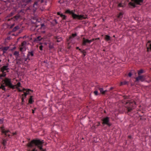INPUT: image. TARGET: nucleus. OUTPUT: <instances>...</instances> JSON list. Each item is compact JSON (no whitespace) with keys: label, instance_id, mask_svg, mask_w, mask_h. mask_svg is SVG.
I'll return each mask as SVG.
<instances>
[{"label":"nucleus","instance_id":"f257e3e1","mask_svg":"<svg viewBox=\"0 0 151 151\" xmlns=\"http://www.w3.org/2000/svg\"><path fill=\"white\" fill-rule=\"evenodd\" d=\"M44 143L43 140H41L38 138L34 139L31 141L27 143V146L30 148L37 147L40 151H47L46 149H43V145Z\"/></svg>","mask_w":151,"mask_h":151},{"label":"nucleus","instance_id":"f03ea898","mask_svg":"<svg viewBox=\"0 0 151 151\" xmlns=\"http://www.w3.org/2000/svg\"><path fill=\"white\" fill-rule=\"evenodd\" d=\"M75 9L71 10L69 9H66L64 13L70 15L73 19L77 22L88 18L87 15L86 14L84 15L83 14H77L75 13Z\"/></svg>","mask_w":151,"mask_h":151},{"label":"nucleus","instance_id":"7ed1b4c3","mask_svg":"<svg viewBox=\"0 0 151 151\" xmlns=\"http://www.w3.org/2000/svg\"><path fill=\"white\" fill-rule=\"evenodd\" d=\"M131 1L129 2V0H127V2H129L128 5L129 8L131 9H133L137 7L136 5H141V3L143 2V0H131Z\"/></svg>","mask_w":151,"mask_h":151},{"label":"nucleus","instance_id":"20e7f679","mask_svg":"<svg viewBox=\"0 0 151 151\" xmlns=\"http://www.w3.org/2000/svg\"><path fill=\"white\" fill-rule=\"evenodd\" d=\"M1 83H6L5 86H7L8 88L13 89L16 88L15 85L13 84L11 78L7 77L5 78V79L1 81Z\"/></svg>","mask_w":151,"mask_h":151},{"label":"nucleus","instance_id":"39448f33","mask_svg":"<svg viewBox=\"0 0 151 151\" xmlns=\"http://www.w3.org/2000/svg\"><path fill=\"white\" fill-rule=\"evenodd\" d=\"M101 121L103 126L106 125L108 127H110L112 125V124L110 122L109 118L108 116H106L103 118L101 119Z\"/></svg>","mask_w":151,"mask_h":151},{"label":"nucleus","instance_id":"423d86ee","mask_svg":"<svg viewBox=\"0 0 151 151\" xmlns=\"http://www.w3.org/2000/svg\"><path fill=\"white\" fill-rule=\"evenodd\" d=\"M135 79V80L134 81V83H139V81L142 82L144 81H146L148 83H150L151 81V80H149L148 81H145L146 78L145 76L144 75H138L137 77L134 78Z\"/></svg>","mask_w":151,"mask_h":151},{"label":"nucleus","instance_id":"0eeeda50","mask_svg":"<svg viewBox=\"0 0 151 151\" xmlns=\"http://www.w3.org/2000/svg\"><path fill=\"white\" fill-rule=\"evenodd\" d=\"M19 92H22L24 93V94L27 96L28 95H31V93L33 92V90L29 88H23L22 89L19 88Z\"/></svg>","mask_w":151,"mask_h":151},{"label":"nucleus","instance_id":"6e6552de","mask_svg":"<svg viewBox=\"0 0 151 151\" xmlns=\"http://www.w3.org/2000/svg\"><path fill=\"white\" fill-rule=\"evenodd\" d=\"M127 106L134 108L135 107L136 103L134 101H132L131 100H128L125 104Z\"/></svg>","mask_w":151,"mask_h":151},{"label":"nucleus","instance_id":"1a4fd4ad","mask_svg":"<svg viewBox=\"0 0 151 151\" xmlns=\"http://www.w3.org/2000/svg\"><path fill=\"white\" fill-rule=\"evenodd\" d=\"M27 42L26 41H24L21 43V45H19V50L22 52H23L24 51L23 49L24 48L25 50L26 49L25 47L26 44Z\"/></svg>","mask_w":151,"mask_h":151},{"label":"nucleus","instance_id":"9d476101","mask_svg":"<svg viewBox=\"0 0 151 151\" xmlns=\"http://www.w3.org/2000/svg\"><path fill=\"white\" fill-rule=\"evenodd\" d=\"M0 89H2L3 91H8L9 90V88H7L6 89L5 88L6 87H7V86H6V83H1V81L0 82Z\"/></svg>","mask_w":151,"mask_h":151},{"label":"nucleus","instance_id":"9b49d317","mask_svg":"<svg viewBox=\"0 0 151 151\" xmlns=\"http://www.w3.org/2000/svg\"><path fill=\"white\" fill-rule=\"evenodd\" d=\"M87 43H90L89 40L88 39H86L84 37L83 38V40L82 43V46H86Z\"/></svg>","mask_w":151,"mask_h":151},{"label":"nucleus","instance_id":"f8f14e48","mask_svg":"<svg viewBox=\"0 0 151 151\" xmlns=\"http://www.w3.org/2000/svg\"><path fill=\"white\" fill-rule=\"evenodd\" d=\"M1 74H0V81L2 80L3 81L5 79L6 75V72H2Z\"/></svg>","mask_w":151,"mask_h":151},{"label":"nucleus","instance_id":"ddd939ff","mask_svg":"<svg viewBox=\"0 0 151 151\" xmlns=\"http://www.w3.org/2000/svg\"><path fill=\"white\" fill-rule=\"evenodd\" d=\"M33 97V96L31 95L29 96V97L28 99V104H32L34 102Z\"/></svg>","mask_w":151,"mask_h":151},{"label":"nucleus","instance_id":"4468645a","mask_svg":"<svg viewBox=\"0 0 151 151\" xmlns=\"http://www.w3.org/2000/svg\"><path fill=\"white\" fill-rule=\"evenodd\" d=\"M50 25L51 27H54L58 23V22L57 21V20L55 19H54L53 20L52 22H50Z\"/></svg>","mask_w":151,"mask_h":151},{"label":"nucleus","instance_id":"2eb2a0df","mask_svg":"<svg viewBox=\"0 0 151 151\" xmlns=\"http://www.w3.org/2000/svg\"><path fill=\"white\" fill-rule=\"evenodd\" d=\"M42 40V38L41 37V36H39L37 37L36 38H35L33 42H36L40 41Z\"/></svg>","mask_w":151,"mask_h":151},{"label":"nucleus","instance_id":"dca6fc26","mask_svg":"<svg viewBox=\"0 0 151 151\" xmlns=\"http://www.w3.org/2000/svg\"><path fill=\"white\" fill-rule=\"evenodd\" d=\"M9 69V68H7L4 65L0 68V71L2 72H4L5 70H7Z\"/></svg>","mask_w":151,"mask_h":151},{"label":"nucleus","instance_id":"f3484780","mask_svg":"<svg viewBox=\"0 0 151 151\" xmlns=\"http://www.w3.org/2000/svg\"><path fill=\"white\" fill-rule=\"evenodd\" d=\"M124 12H120L117 14V18L119 19H121L123 17V15L124 14Z\"/></svg>","mask_w":151,"mask_h":151},{"label":"nucleus","instance_id":"a211bd4d","mask_svg":"<svg viewBox=\"0 0 151 151\" xmlns=\"http://www.w3.org/2000/svg\"><path fill=\"white\" fill-rule=\"evenodd\" d=\"M48 41L49 42L48 44H49V50H50L54 48V43H51L50 40H49Z\"/></svg>","mask_w":151,"mask_h":151},{"label":"nucleus","instance_id":"6ab92c4d","mask_svg":"<svg viewBox=\"0 0 151 151\" xmlns=\"http://www.w3.org/2000/svg\"><path fill=\"white\" fill-rule=\"evenodd\" d=\"M19 57H16V59L15 60L16 61V63L17 64H18L19 65H20L21 64V63L19 62V61H21L22 62V61L21 58H18Z\"/></svg>","mask_w":151,"mask_h":151},{"label":"nucleus","instance_id":"aec40b11","mask_svg":"<svg viewBox=\"0 0 151 151\" xmlns=\"http://www.w3.org/2000/svg\"><path fill=\"white\" fill-rule=\"evenodd\" d=\"M133 73L136 74V73L135 72L134 70H132L130 71V72L128 73V76L129 77H131Z\"/></svg>","mask_w":151,"mask_h":151},{"label":"nucleus","instance_id":"412c9836","mask_svg":"<svg viewBox=\"0 0 151 151\" xmlns=\"http://www.w3.org/2000/svg\"><path fill=\"white\" fill-rule=\"evenodd\" d=\"M111 37L108 35H106L105 36L104 39L107 42L111 41Z\"/></svg>","mask_w":151,"mask_h":151},{"label":"nucleus","instance_id":"4be33fe9","mask_svg":"<svg viewBox=\"0 0 151 151\" xmlns=\"http://www.w3.org/2000/svg\"><path fill=\"white\" fill-rule=\"evenodd\" d=\"M125 107L126 108V109L127 111V112L128 113L131 112L134 109V108H132V107H128L127 106H125Z\"/></svg>","mask_w":151,"mask_h":151},{"label":"nucleus","instance_id":"5701e85b","mask_svg":"<svg viewBox=\"0 0 151 151\" xmlns=\"http://www.w3.org/2000/svg\"><path fill=\"white\" fill-rule=\"evenodd\" d=\"M16 88L18 90V91L19 92V87H21V83L19 82H18L17 84L15 85Z\"/></svg>","mask_w":151,"mask_h":151},{"label":"nucleus","instance_id":"b1692460","mask_svg":"<svg viewBox=\"0 0 151 151\" xmlns=\"http://www.w3.org/2000/svg\"><path fill=\"white\" fill-rule=\"evenodd\" d=\"M139 116L140 117V119L139 120H142L145 121L146 120V118H145V116H144V115H139Z\"/></svg>","mask_w":151,"mask_h":151},{"label":"nucleus","instance_id":"393cba45","mask_svg":"<svg viewBox=\"0 0 151 151\" xmlns=\"http://www.w3.org/2000/svg\"><path fill=\"white\" fill-rule=\"evenodd\" d=\"M69 69V67L68 66L67 67H64L62 68L63 71L65 73L68 72V70Z\"/></svg>","mask_w":151,"mask_h":151},{"label":"nucleus","instance_id":"a878e982","mask_svg":"<svg viewBox=\"0 0 151 151\" xmlns=\"http://www.w3.org/2000/svg\"><path fill=\"white\" fill-rule=\"evenodd\" d=\"M127 85L129 84V82L126 81H124L123 82H121L120 83V86H122L124 85Z\"/></svg>","mask_w":151,"mask_h":151},{"label":"nucleus","instance_id":"bb28decb","mask_svg":"<svg viewBox=\"0 0 151 151\" xmlns=\"http://www.w3.org/2000/svg\"><path fill=\"white\" fill-rule=\"evenodd\" d=\"M2 141L1 142V143L2 144L3 146H6L7 143V142H6V140L4 138H2Z\"/></svg>","mask_w":151,"mask_h":151},{"label":"nucleus","instance_id":"cd10ccee","mask_svg":"<svg viewBox=\"0 0 151 151\" xmlns=\"http://www.w3.org/2000/svg\"><path fill=\"white\" fill-rule=\"evenodd\" d=\"M19 29V26L18 25H17L13 28L12 30V32H14Z\"/></svg>","mask_w":151,"mask_h":151},{"label":"nucleus","instance_id":"c85d7f7f","mask_svg":"<svg viewBox=\"0 0 151 151\" xmlns=\"http://www.w3.org/2000/svg\"><path fill=\"white\" fill-rule=\"evenodd\" d=\"M144 71L143 69H141L138 71V75H141V74L144 73Z\"/></svg>","mask_w":151,"mask_h":151},{"label":"nucleus","instance_id":"c756f323","mask_svg":"<svg viewBox=\"0 0 151 151\" xmlns=\"http://www.w3.org/2000/svg\"><path fill=\"white\" fill-rule=\"evenodd\" d=\"M10 45H11L9 46H6L2 48V50H4L6 51L8 50H9Z\"/></svg>","mask_w":151,"mask_h":151},{"label":"nucleus","instance_id":"7c9ffc66","mask_svg":"<svg viewBox=\"0 0 151 151\" xmlns=\"http://www.w3.org/2000/svg\"><path fill=\"white\" fill-rule=\"evenodd\" d=\"M117 7H125V4H123L122 3H120L118 4Z\"/></svg>","mask_w":151,"mask_h":151},{"label":"nucleus","instance_id":"2f4dec72","mask_svg":"<svg viewBox=\"0 0 151 151\" xmlns=\"http://www.w3.org/2000/svg\"><path fill=\"white\" fill-rule=\"evenodd\" d=\"M14 55L15 56H17L16 57H20V56H19V51H15L14 52Z\"/></svg>","mask_w":151,"mask_h":151},{"label":"nucleus","instance_id":"473e14b6","mask_svg":"<svg viewBox=\"0 0 151 151\" xmlns=\"http://www.w3.org/2000/svg\"><path fill=\"white\" fill-rule=\"evenodd\" d=\"M29 54V56L30 55L32 57L34 56V51L33 50H32L30 52H28V54Z\"/></svg>","mask_w":151,"mask_h":151},{"label":"nucleus","instance_id":"72a5a7b5","mask_svg":"<svg viewBox=\"0 0 151 151\" xmlns=\"http://www.w3.org/2000/svg\"><path fill=\"white\" fill-rule=\"evenodd\" d=\"M99 89L100 90V93L102 95H104V90H103V88H101L98 87Z\"/></svg>","mask_w":151,"mask_h":151},{"label":"nucleus","instance_id":"f704fd0d","mask_svg":"<svg viewBox=\"0 0 151 151\" xmlns=\"http://www.w3.org/2000/svg\"><path fill=\"white\" fill-rule=\"evenodd\" d=\"M21 17V15L19 14H18V15H16L14 16L13 18L15 19L16 20H17L19 18Z\"/></svg>","mask_w":151,"mask_h":151},{"label":"nucleus","instance_id":"c9c22d12","mask_svg":"<svg viewBox=\"0 0 151 151\" xmlns=\"http://www.w3.org/2000/svg\"><path fill=\"white\" fill-rule=\"evenodd\" d=\"M7 133H6L5 131H3V132H1V135H4L3 137H6L7 135Z\"/></svg>","mask_w":151,"mask_h":151},{"label":"nucleus","instance_id":"e433bc0d","mask_svg":"<svg viewBox=\"0 0 151 151\" xmlns=\"http://www.w3.org/2000/svg\"><path fill=\"white\" fill-rule=\"evenodd\" d=\"M82 120L83 124H85L88 121V119L87 118H84L82 119Z\"/></svg>","mask_w":151,"mask_h":151},{"label":"nucleus","instance_id":"4c0bfd02","mask_svg":"<svg viewBox=\"0 0 151 151\" xmlns=\"http://www.w3.org/2000/svg\"><path fill=\"white\" fill-rule=\"evenodd\" d=\"M60 17L62 18L63 20H66L67 18V16L63 14L61 15Z\"/></svg>","mask_w":151,"mask_h":151},{"label":"nucleus","instance_id":"58836bf2","mask_svg":"<svg viewBox=\"0 0 151 151\" xmlns=\"http://www.w3.org/2000/svg\"><path fill=\"white\" fill-rule=\"evenodd\" d=\"M130 95H128V96L126 95H124L123 96V97L124 98V99H130Z\"/></svg>","mask_w":151,"mask_h":151},{"label":"nucleus","instance_id":"ea45409f","mask_svg":"<svg viewBox=\"0 0 151 151\" xmlns=\"http://www.w3.org/2000/svg\"><path fill=\"white\" fill-rule=\"evenodd\" d=\"M14 14V12H12L10 13L7 15L6 17H9L12 16Z\"/></svg>","mask_w":151,"mask_h":151},{"label":"nucleus","instance_id":"a19ab883","mask_svg":"<svg viewBox=\"0 0 151 151\" xmlns=\"http://www.w3.org/2000/svg\"><path fill=\"white\" fill-rule=\"evenodd\" d=\"M70 36L72 37V38H74L77 36V33L76 32H75L74 33H72L71 35H70Z\"/></svg>","mask_w":151,"mask_h":151},{"label":"nucleus","instance_id":"79ce46f5","mask_svg":"<svg viewBox=\"0 0 151 151\" xmlns=\"http://www.w3.org/2000/svg\"><path fill=\"white\" fill-rule=\"evenodd\" d=\"M0 129L1 130V132L5 131V129H4V125H3L2 126L0 127Z\"/></svg>","mask_w":151,"mask_h":151},{"label":"nucleus","instance_id":"37998d69","mask_svg":"<svg viewBox=\"0 0 151 151\" xmlns=\"http://www.w3.org/2000/svg\"><path fill=\"white\" fill-rule=\"evenodd\" d=\"M72 39V37L70 35L68 38L66 39V41L67 42H68L70 40L71 41Z\"/></svg>","mask_w":151,"mask_h":151},{"label":"nucleus","instance_id":"c03bdc74","mask_svg":"<svg viewBox=\"0 0 151 151\" xmlns=\"http://www.w3.org/2000/svg\"><path fill=\"white\" fill-rule=\"evenodd\" d=\"M22 102L21 103V105H22L24 104V102H25L24 98H21Z\"/></svg>","mask_w":151,"mask_h":151},{"label":"nucleus","instance_id":"a18cd8bd","mask_svg":"<svg viewBox=\"0 0 151 151\" xmlns=\"http://www.w3.org/2000/svg\"><path fill=\"white\" fill-rule=\"evenodd\" d=\"M38 150L36 149L35 147H34L32 150L30 149H29L27 150V151H37Z\"/></svg>","mask_w":151,"mask_h":151},{"label":"nucleus","instance_id":"49530a36","mask_svg":"<svg viewBox=\"0 0 151 151\" xmlns=\"http://www.w3.org/2000/svg\"><path fill=\"white\" fill-rule=\"evenodd\" d=\"M62 40V38L61 37H59V39L57 40L56 42H60Z\"/></svg>","mask_w":151,"mask_h":151},{"label":"nucleus","instance_id":"de8ad7c7","mask_svg":"<svg viewBox=\"0 0 151 151\" xmlns=\"http://www.w3.org/2000/svg\"><path fill=\"white\" fill-rule=\"evenodd\" d=\"M71 42H68L67 43L68 45H67V48L68 49H70L71 47V46L70 45V43Z\"/></svg>","mask_w":151,"mask_h":151},{"label":"nucleus","instance_id":"09e8293b","mask_svg":"<svg viewBox=\"0 0 151 151\" xmlns=\"http://www.w3.org/2000/svg\"><path fill=\"white\" fill-rule=\"evenodd\" d=\"M93 93L96 96H97L99 95L98 91L97 90H96L94 91L93 92Z\"/></svg>","mask_w":151,"mask_h":151},{"label":"nucleus","instance_id":"8fccbe9b","mask_svg":"<svg viewBox=\"0 0 151 151\" xmlns=\"http://www.w3.org/2000/svg\"><path fill=\"white\" fill-rule=\"evenodd\" d=\"M16 46H14L11 49H9V51H13L16 49Z\"/></svg>","mask_w":151,"mask_h":151},{"label":"nucleus","instance_id":"3c124183","mask_svg":"<svg viewBox=\"0 0 151 151\" xmlns=\"http://www.w3.org/2000/svg\"><path fill=\"white\" fill-rule=\"evenodd\" d=\"M2 51H3V53L2 54V55L5 57H6L5 54H6V53H7V52L4 50Z\"/></svg>","mask_w":151,"mask_h":151},{"label":"nucleus","instance_id":"603ef678","mask_svg":"<svg viewBox=\"0 0 151 151\" xmlns=\"http://www.w3.org/2000/svg\"><path fill=\"white\" fill-rule=\"evenodd\" d=\"M47 38V36H44L43 37H42V40L43 41H45V40Z\"/></svg>","mask_w":151,"mask_h":151},{"label":"nucleus","instance_id":"864d4df0","mask_svg":"<svg viewBox=\"0 0 151 151\" xmlns=\"http://www.w3.org/2000/svg\"><path fill=\"white\" fill-rule=\"evenodd\" d=\"M147 51L149 52L150 51V47L148 46V47H147Z\"/></svg>","mask_w":151,"mask_h":151},{"label":"nucleus","instance_id":"5fc2aeb1","mask_svg":"<svg viewBox=\"0 0 151 151\" xmlns=\"http://www.w3.org/2000/svg\"><path fill=\"white\" fill-rule=\"evenodd\" d=\"M41 27L40 28V29H42L43 27H45V25L44 23H42L41 24Z\"/></svg>","mask_w":151,"mask_h":151},{"label":"nucleus","instance_id":"6e6d98bb","mask_svg":"<svg viewBox=\"0 0 151 151\" xmlns=\"http://www.w3.org/2000/svg\"><path fill=\"white\" fill-rule=\"evenodd\" d=\"M4 119L0 118V124H2L3 123Z\"/></svg>","mask_w":151,"mask_h":151},{"label":"nucleus","instance_id":"4d7b16f0","mask_svg":"<svg viewBox=\"0 0 151 151\" xmlns=\"http://www.w3.org/2000/svg\"><path fill=\"white\" fill-rule=\"evenodd\" d=\"M43 46L42 45H40L39 47V49L41 50V51H42L43 50Z\"/></svg>","mask_w":151,"mask_h":151},{"label":"nucleus","instance_id":"13d9d810","mask_svg":"<svg viewBox=\"0 0 151 151\" xmlns=\"http://www.w3.org/2000/svg\"><path fill=\"white\" fill-rule=\"evenodd\" d=\"M40 0H38L37 1H35L34 3V5H37L38 4V2Z\"/></svg>","mask_w":151,"mask_h":151},{"label":"nucleus","instance_id":"bf43d9fd","mask_svg":"<svg viewBox=\"0 0 151 151\" xmlns=\"http://www.w3.org/2000/svg\"><path fill=\"white\" fill-rule=\"evenodd\" d=\"M15 23H14L13 24H12L11 26H10V27H9V29H12L14 27V26L15 25Z\"/></svg>","mask_w":151,"mask_h":151},{"label":"nucleus","instance_id":"052dcab7","mask_svg":"<svg viewBox=\"0 0 151 151\" xmlns=\"http://www.w3.org/2000/svg\"><path fill=\"white\" fill-rule=\"evenodd\" d=\"M5 132L6 133H9V132L10 133H11V132H10V131L9 130V129H8V130H5Z\"/></svg>","mask_w":151,"mask_h":151},{"label":"nucleus","instance_id":"680f3d73","mask_svg":"<svg viewBox=\"0 0 151 151\" xmlns=\"http://www.w3.org/2000/svg\"><path fill=\"white\" fill-rule=\"evenodd\" d=\"M62 14H63L62 13L60 12H57V14L58 15H60V17L61 16Z\"/></svg>","mask_w":151,"mask_h":151},{"label":"nucleus","instance_id":"e2e57ef3","mask_svg":"<svg viewBox=\"0 0 151 151\" xmlns=\"http://www.w3.org/2000/svg\"><path fill=\"white\" fill-rule=\"evenodd\" d=\"M9 64L8 63H6L5 65H4L7 68H8L9 66Z\"/></svg>","mask_w":151,"mask_h":151},{"label":"nucleus","instance_id":"0e129e2a","mask_svg":"<svg viewBox=\"0 0 151 151\" xmlns=\"http://www.w3.org/2000/svg\"><path fill=\"white\" fill-rule=\"evenodd\" d=\"M9 56L10 57V58H11V57H12V54H11H11H8V55L7 56V58H9Z\"/></svg>","mask_w":151,"mask_h":151},{"label":"nucleus","instance_id":"69168bd1","mask_svg":"<svg viewBox=\"0 0 151 151\" xmlns=\"http://www.w3.org/2000/svg\"><path fill=\"white\" fill-rule=\"evenodd\" d=\"M32 0H26L25 2L27 4H28Z\"/></svg>","mask_w":151,"mask_h":151},{"label":"nucleus","instance_id":"338daca9","mask_svg":"<svg viewBox=\"0 0 151 151\" xmlns=\"http://www.w3.org/2000/svg\"><path fill=\"white\" fill-rule=\"evenodd\" d=\"M97 123L98 124H97L96 125V126L97 127H98L100 125V122H97Z\"/></svg>","mask_w":151,"mask_h":151},{"label":"nucleus","instance_id":"774afa93","mask_svg":"<svg viewBox=\"0 0 151 151\" xmlns=\"http://www.w3.org/2000/svg\"><path fill=\"white\" fill-rule=\"evenodd\" d=\"M11 38L10 36L6 38L5 39V40H6V39L7 40H11Z\"/></svg>","mask_w":151,"mask_h":151}]
</instances>
